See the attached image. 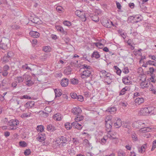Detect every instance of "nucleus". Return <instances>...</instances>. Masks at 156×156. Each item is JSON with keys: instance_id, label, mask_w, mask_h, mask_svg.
<instances>
[{"instance_id": "f257e3e1", "label": "nucleus", "mask_w": 156, "mask_h": 156, "mask_svg": "<svg viewBox=\"0 0 156 156\" xmlns=\"http://www.w3.org/2000/svg\"><path fill=\"white\" fill-rule=\"evenodd\" d=\"M153 108L151 107L145 108H142L140 111L139 114L140 115H147L149 114H153L154 110H156V108H154L153 111L152 110Z\"/></svg>"}, {"instance_id": "f03ea898", "label": "nucleus", "mask_w": 156, "mask_h": 156, "mask_svg": "<svg viewBox=\"0 0 156 156\" xmlns=\"http://www.w3.org/2000/svg\"><path fill=\"white\" fill-rule=\"evenodd\" d=\"M19 123V121L17 120H10L8 123V126H9V129L10 130H14L16 129L17 126Z\"/></svg>"}, {"instance_id": "7ed1b4c3", "label": "nucleus", "mask_w": 156, "mask_h": 156, "mask_svg": "<svg viewBox=\"0 0 156 156\" xmlns=\"http://www.w3.org/2000/svg\"><path fill=\"white\" fill-rule=\"evenodd\" d=\"M67 142V140L66 138L63 136H61L55 141L56 143L59 146L65 145Z\"/></svg>"}, {"instance_id": "20e7f679", "label": "nucleus", "mask_w": 156, "mask_h": 156, "mask_svg": "<svg viewBox=\"0 0 156 156\" xmlns=\"http://www.w3.org/2000/svg\"><path fill=\"white\" fill-rule=\"evenodd\" d=\"M90 70H85L80 73L81 77L82 79H86L89 77L91 75Z\"/></svg>"}, {"instance_id": "39448f33", "label": "nucleus", "mask_w": 156, "mask_h": 156, "mask_svg": "<svg viewBox=\"0 0 156 156\" xmlns=\"http://www.w3.org/2000/svg\"><path fill=\"white\" fill-rule=\"evenodd\" d=\"M102 24L104 26L107 28H110L112 26H114L112 22L107 19L103 20Z\"/></svg>"}, {"instance_id": "423d86ee", "label": "nucleus", "mask_w": 156, "mask_h": 156, "mask_svg": "<svg viewBox=\"0 0 156 156\" xmlns=\"http://www.w3.org/2000/svg\"><path fill=\"white\" fill-rule=\"evenodd\" d=\"M9 41L8 39H6L5 41H1V43L0 44V49L5 50L7 48V43Z\"/></svg>"}, {"instance_id": "0eeeda50", "label": "nucleus", "mask_w": 156, "mask_h": 156, "mask_svg": "<svg viewBox=\"0 0 156 156\" xmlns=\"http://www.w3.org/2000/svg\"><path fill=\"white\" fill-rule=\"evenodd\" d=\"M72 112L74 114L77 115L81 113L82 110L79 107H76L72 109Z\"/></svg>"}, {"instance_id": "6e6552de", "label": "nucleus", "mask_w": 156, "mask_h": 156, "mask_svg": "<svg viewBox=\"0 0 156 156\" xmlns=\"http://www.w3.org/2000/svg\"><path fill=\"white\" fill-rule=\"evenodd\" d=\"M9 67L7 65L4 66L3 68V72L2 73V75L4 76H6L8 74V72L7 71L9 69Z\"/></svg>"}, {"instance_id": "1a4fd4ad", "label": "nucleus", "mask_w": 156, "mask_h": 156, "mask_svg": "<svg viewBox=\"0 0 156 156\" xmlns=\"http://www.w3.org/2000/svg\"><path fill=\"white\" fill-rule=\"evenodd\" d=\"M38 137L37 138V140L40 141L42 142L45 140L46 138L45 135L44 133H39L38 134Z\"/></svg>"}, {"instance_id": "9d476101", "label": "nucleus", "mask_w": 156, "mask_h": 156, "mask_svg": "<svg viewBox=\"0 0 156 156\" xmlns=\"http://www.w3.org/2000/svg\"><path fill=\"white\" fill-rule=\"evenodd\" d=\"M73 127L74 128H76L78 129H81L82 128V126L78 122L75 121L71 123Z\"/></svg>"}, {"instance_id": "9b49d317", "label": "nucleus", "mask_w": 156, "mask_h": 156, "mask_svg": "<svg viewBox=\"0 0 156 156\" xmlns=\"http://www.w3.org/2000/svg\"><path fill=\"white\" fill-rule=\"evenodd\" d=\"M69 80L67 78L62 79L61 81L60 84L62 87H66L68 84Z\"/></svg>"}, {"instance_id": "f8f14e48", "label": "nucleus", "mask_w": 156, "mask_h": 156, "mask_svg": "<svg viewBox=\"0 0 156 156\" xmlns=\"http://www.w3.org/2000/svg\"><path fill=\"white\" fill-rule=\"evenodd\" d=\"M116 122L114 123V126L116 128H119L122 125V121L121 119L117 118Z\"/></svg>"}, {"instance_id": "ddd939ff", "label": "nucleus", "mask_w": 156, "mask_h": 156, "mask_svg": "<svg viewBox=\"0 0 156 156\" xmlns=\"http://www.w3.org/2000/svg\"><path fill=\"white\" fill-rule=\"evenodd\" d=\"M116 108L115 107H110L108 108L106 112L110 114H113L116 111Z\"/></svg>"}, {"instance_id": "4468645a", "label": "nucleus", "mask_w": 156, "mask_h": 156, "mask_svg": "<svg viewBox=\"0 0 156 156\" xmlns=\"http://www.w3.org/2000/svg\"><path fill=\"white\" fill-rule=\"evenodd\" d=\"M57 127H55L52 125H48L47 126V129L50 132H53L57 129Z\"/></svg>"}, {"instance_id": "2eb2a0df", "label": "nucleus", "mask_w": 156, "mask_h": 156, "mask_svg": "<svg viewBox=\"0 0 156 156\" xmlns=\"http://www.w3.org/2000/svg\"><path fill=\"white\" fill-rule=\"evenodd\" d=\"M29 34L31 36L34 38H37L40 36V34L37 31H31Z\"/></svg>"}, {"instance_id": "dca6fc26", "label": "nucleus", "mask_w": 156, "mask_h": 156, "mask_svg": "<svg viewBox=\"0 0 156 156\" xmlns=\"http://www.w3.org/2000/svg\"><path fill=\"white\" fill-rule=\"evenodd\" d=\"M10 58H9L6 55H5L2 59V63L5 64L9 62Z\"/></svg>"}, {"instance_id": "f3484780", "label": "nucleus", "mask_w": 156, "mask_h": 156, "mask_svg": "<svg viewBox=\"0 0 156 156\" xmlns=\"http://www.w3.org/2000/svg\"><path fill=\"white\" fill-rule=\"evenodd\" d=\"M135 102L136 103L139 105L144 102V100L142 98L138 97L135 99Z\"/></svg>"}, {"instance_id": "a211bd4d", "label": "nucleus", "mask_w": 156, "mask_h": 156, "mask_svg": "<svg viewBox=\"0 0 156 156\" xmlns=\"http://www.w3.org/2000/svg\"><path fill=\"white\" fill-rule=\"evenodd\" d=\"M136 123L140 126H138L139 127H141V128H143L144 127V126H147V125H146V122H144V121L140 120L137 121Z\"/></svg>"}, {"instance_id": "6ab92c4d", "label": "nucleus", "mask_w": 156, "mask_h": 156, "mask_svg": "<svg viewBox=\"0 0 156 156\" xmlns=\"http://www.w3.org/2000/svg\"><path fill=\"white\" fill-rule=\"evenodd\" d=\"M148 81L146 80H145L144 81H142L141 83L140 86L141 87L143 88H144L145 87H147L149 86V83H148Z\"/></svg>"}, {"instance_id": "aec40b11", "label": "nucleus", "mask_w": 156, "mask_h": 156, "mask_svg": "<svg viewBox=\"0 0 156 156\" xmlns=\"http://www.w3.org/2000/svg\"><path fill=\"white\" fill-rule=\"evenodd\" d=\"M129 76H125L122 78V81L125 84H128L130 82V80L128 79Z\"/></svg>"}, {"instance_id": "412c9836", "label": "nucleus", "mask_w": 156, "mask_h": 156, "mask_svg": "<svg viewBox=\"0 0 156 156\" xmlns=\"http://www.w3.org/2000/svg\"><path fill=\"white\" fill-rule=\"evenodd\" d=\"M61 90L58 89H56L54 90L55 93V97H59L62 94Z\"/></svg>"}, {"instance_id": "4be33fe9", "label": "nucleus", "mask_w": 156, "mask_h": 156, "mask_svg": "<svg viewBox=\"0 0 156 156\" xmlns=\"http://www.w3.org/2000/svg\"><path fill=\"white\" fill-rule=\"evenodd\" d=\"M23 76L24 80H25L26 82L28 81L29 80L31 79V76L26 73L23 75Z\"/></svg>"}, {"instance_id": "5701e85b", "label": "nucleus", "mask_w": 156, "mask_h": 156, "mask_svg": "<svg viewBox=\"0 0 156 156\" xmlns=\"http://www.w3.org/2000/svg\"><path fill=\"white\" fill-rule=\"evenodd\" d=\"M105 122L106 127L108 129H110L112 127L113 122L109 121Z\"/></svg>"}, {"instance_id": "b1692460", "label": "nucleus", "mask_w": 156, "mask_h": 156, "mask_svg": "<svg viewBox=\"0 0 156 156\" xmlns=\"http://www.w3.org/2000/svg\"><path fill=\"white\" fill-rule=\"evenodd\" d=\"M145 126H144V127L143 128H141L140 129V131L143 133H145L146 132H149L151 129L149 127H145Z\"/></svg>"}, {"instance_id": "393cba45", "label": "nucleus", "mask_w": 156, "mask_h": 156, "mask_svg": "<svg viewBox=\"0 0 156 156\" xmlns=\"http://www.w3.org/2000/svg\"><path fill=\"white\" fill-rule=\"evenodd\" d=\"M15 80H16V82L18 83H22L24 81V79L23 76H17L16 77Z\"/></svg>"}, {"instance_id": "a878e982", "label": "nucleus", "mask_w": 156, "mask_h": 156, "mask_svg": "<svg viewBox=\"0 0 156 156\" xmlns=\"http://www.w3.org/2000/svg\"><path fill=\"white\" fill-rule=\"evenodd\" d=\"M135 16L136 17V20L134 21L133 23H137L141 21L142 20V19L141 18V16H139L138 15H135Z\"/></svg>"}, {"instance_id": "bb28decb", "label": "nucleus", "mask_w": 156, "mask_h": 156, "mask_svg": "<svg viewBox=\"0 0 156 156\" xmlns=\"http://www.w3.org/2000/svg\"><path fill=\"white\" fill-rule=\"evenodd\" d=\"M83 119V116L81 115H77V116L75 119V121L79 122L82 120Z\"/></svg>"}, {"instance_id": "cd10ccee", "label": "nucleus", "mask_w": 156, "mask_h": 156, "mask_svg": "<svg viewBox=\"0 0 156 156\" xmlns=\"http://www.w3.org/2000/svg\"><path fill=\"white\" fill-rule=\"evenodd\" d=\"M100 76L101 78L103 77H105V76L106 75V73H107V72H106L105 70H102L100 71Z\"/></svg>"}, {"instance_id": "c85d7f7f", "label": "nucleus", "mask_w": 156, "mask_h": 156, "mask_svg": "<svg viewBox=\"0 0 156 156\" xmlns=\"http://www.w3.org/2000/svg\"><path fill=\"white\" fill-rule=\"evenodd\" d=\"M92 57H95L96 58H99L100 57V55L97 51L94 52L91 56Z\"/></svg>"}, {"instance_id": "c756f323", "label": "nucleus", "mask_w": 156, "mask_h": 156, "mask_svg": "<svg viewBox=\"0 0 156 156\" xmlns=\"http://www.w3.org/2000/svg\"><path fill=\"white\" fill-rule=\"evenodd\" d=\"M36 129L38 132H42L44 130V127L42 125H39L37 126Z\"/></svg>"}, {"instance_id": "7c9ffc66", "label": "nucleus", "mask_w": 156, "mask_h": 156, "mask_svg": "<svg viewBox=\"0 0 156 156\" xmlns=\"http://www.w3.org/2000/svg\"><path fill=\"white\" fill-rule=\"evenodd\" d=\"M145 147L146 144H144L143 146H141L140 148L138 149L139 152L142 153H143L145 150Z\"/></svg>"}, {"instance_id": "2f4dec72", "label": "nucleus", "mask_w": 156, "mask_h": 156, "mask_svg": "<svg viewBox=\"0 0 156 156\" xmlns=\"http://www.w3.org/2000/svg\"><path fill=\"white\" fill-rule=\"evenodd\" d=\"M70 82L73 84H77L78 83V80L77 79L75 78L71 79Z\"/></svg>"}, {"instance_id": "473e14b6", "label": "nucleus", "mask_w": 156, "mask_h": 156, "mask_svg": "<svg viewBox=\"0 0 156 156\" xmlns=\"http://www.w3.org/2000/svg\"><path fill=\"white\" fill-rule=\"evenodd\" d=\"M131 136L133 139L135 141L138 140V138L137 135L135 134V133L134 132H132L131 133Z\"/></svg>"}, {"instance_id": "72a5a7b5", "label": "nucleus", "mask_w": 156, "mask_h": 156, "mask_svg": "<svg viewBox=\"0 0 156 156\" xmlns=\"http://www.w3.org/2000/svg\"><path fill=\"white\" fill-rule=\"evenodd\" d=\"M65 126L66 129L67 130L71 129L72 127H73L72 125H71V123L70 124V123L69 122H67L65 123Z\"/></svg>"}, {"instance_id": "f704fd0d", "label": "nucleus", "mask_w": 156, "mask_h": 156, "mask_svg": "<svg viewBox=\"0 0 156 156\" xmlns=\"http://www.w3.org/2000/svg\"><path fill=\"white\" fill-rule=\"evenodd\" d=\"M83 66V69L85 70H91V67L89 66H87L85 64H83L82 66Z\"/></svg>"}, {"instance_id": "c9c22d12", "label": "nucleus", "mask_w": 156, "mask_h": 156, "mask_svg": "<svg viewBox=\"0 0 156 156\" xmlns=\"http://www.w3.org/2000/svg\"><path fill=\"white\" fill-rule=\"evenodd\" d=\"M148 0H143L141 4L140 3V8L144 10L145 9H146V6H144L143 5L145 2H147Z\"/></svg>"}, {"instance_id": "e433bc0d", "label": "nucleus", "mask_w": 156, "mask_h": 156, "mask_svg": "<svg viewBox=\"0 0 156 156\" xmlns=\"http://www.w3.org/2000/svg\"><path fill=\"white\" fill-rule=\"evenodd\" d=\"M113 132L112 133L111 135H108V137H109L111 139H117V138L116 137V136H114L115 135H116V133L115 132H114V133H113Z\"/></svg>"}, {"instance_id": "4c0bfd02", "label": "nucleus", "mask_w": 156, "mask_h": 156, "mask_svg": "<svg viewBox=\"0 0 156 156\" xmlns=\"http://www.w3.org/2000/svg\"><path fill=\"white\" fill-rule=\"evenodd\" d=\"M60 116V115H58V114H55L53 116L54 119L56 120L59 121L61 119V117L59 116Z\"/></svg>"}, {"instance_id": "58836bf2", "label": "nucleus", "mask_w": 156, "mask_h": 156, "mask_svg": "<svg viewBox=\"0 0 156 156\" xmlns=\"http://www.w3.org/2000/svg\"><path fill=\"white\" fill-rule=\"evenodd\" d=\"M34 84V83L30 79L28 81L26 82L25 84L28 86L30 87L31 86Z\"/></svg>"}, {"instance_id": "ea45409f", "label": "nucleus", "mask_w": 156, "mask_h": 156, "mask_svg": "<svg viewBox=\"0 0 156 156\" xmlns=\"http://www.w3.org/2000/svg\"><path fill=\"white\" fill-rule=\"evenodd\" d=\"M113 122L112 120V116L111 115L107 116L105 118V122H108V121Z\"/></svg>"}, {"instance_id": "a19ab883", "label": "nucleus", "mask_w": 156, "mask_h": 156, "mask_svg": "<svg viewBox=\"0 0 156 156\" xmlns=\"http://www.w3.org/2000/svg\"><path fill=\"white\" fill-rule=\"evenodd\" d=\"M22 67L23 69H24V70L26 69L29 70L30 71H32L31 69L28 67L27 64H25V65L23 66Z\"/></svg>"}, {"instance_id": "79ce46f5", "label": "nucleus", "mask_w": 156, "mask_h": 156, "mask_svg": "<svg viewBox=\"0 0 156 156\" xmlns=\"http://www.w3.org/2000/svg\"><path fill=\"white\" fill-rule=\"evenodd\" d=\"M107 139L104 137L103 138H101L100 140H99V142L102 144H105L106 142Z\"/></svg>"}, {"instance_id": "37998d69", "label": "nucleus", "mask_w": 156, "mask_h": 156, "mask_svg": "<svg viewBox=\"0 0 156 156\" xmlns=\"http://www.w3.org/2000/svg\"><path fill=\"white\" fill-rule=\"evenodd\" d=\"M19 145L22 147H24L27 146V144L24 141H20Z\"/></svg>"}, {"instance_id": "c03bdc74", "label": "nucleus", "mask_w": 156, "mask_h": 156, "mask_svg": "<svg viewBox=\"0 0 156 156\" xmlns=\"http://www.w3.org/2000/svg\"><path fill=\"white\" fill-rule=\"evenodd\" d=\"M51 48L50 47L45 46L43 48V50L45 52H49L50 51Z\"/></svg>"}, {"instance_id": "a18cd8bd", "label": "nucleus", "mask_w": 156, "mask_h": 156, "mask_svg": "<svg viewBox=\"0 0 156 156\" xmlns=\"http://www.w3.org/2000/svg\"><path fill=\"white\" fill-rule=\"evenodd\" d=\"M56 10L59 13L62 12L63 10V9L62 7L60 6H58L56 8Z\"/></svg>"}, {"instance_id": "49530a36", "label": "nucleus", "mask_w": 156, "mask_h": 156, "mask_svg": "<svg viewBox=\"0 0 156 156\" xmlns=\"http://www.w3.org/2000/svg\"><path fill=\"white\" fill-rule=\"evenodd\" d=\"M92 20L95 22H98L99 20V17L97 16H94L92 17Z\"/></svg>"}, {"instance_id": "de8ad7c7", "label": "nucleus", "mask_w": 156, "mask_h": 156, "mask_svg": "<svg viewBox=\"0 0 156 156\" xmlns=\"http://www.w3.org/2000/svg\"><path fill=\"white\" fill-rule=\"evenodd\" d=\"M14 54L13 52L11 51H9L8 52L6 55L10 58L14 56Z\"/></svg>"}, {"instance_id": "09e8293b", "label": "nucleus", "mask_w": 156, "mask_h": 156, "mask_svg": "<svg viewBox=\"0 0 156 156\" xmlns=\"http://www.w3.org/2000/svg\"><path fill=\"white\" fill-rule=\"evenodd\" d=\"M63 24L66 26L69 27L71 25V23L70 22L68 21H65L63 22Z\"/></svg>"}, {"instance_id": "8fccbe9b", "label": "nucleus", "mask_w": 156, "mask_h": 156, "mask_svg": "<svg viewBox=\"0 0 156 156\" xmlns=\"http://www.w3.org/2000/svg\"><path fill=\"white\" fill-rule=\"evenodd\" d=\"M149 70L150 73H151V76H153L154 75L153 74V73L154 72L155 69L153 67H151L149 68Z\"/></svg>"}, {"instance_id": "3c124183", "label": "nucleus", "mask_w": 156, "mask_h": 156, "mask_svg": "<svg viewBox=\"0 0 156 156\" xmlns=\"http://www.w3.org/2000/svg\"><path fill=\"white\" fill-rule=\"evenodd\" d=\"M56 28L57 30L59 31L62 32L63 31V28L60 26H57L56 27Z\"/></svg>"}, {"instance_id": "603ef678", "label": "nucleus", "mask_w": 156, "mask_h": 156, "mask_svg": "<svg viewBox=\"0 0 156 156\" xmlns=\"http://www.w3.org/2000/svg\"><path fill=\"white\" fill-rule=\"evenodd\" d=\"M31 153L30 150V149H26L24 152V154L26 155H28L30 154Z\"/></svg>"}, {"instance_id": "864d4df0", "label": "nucleus", "mask_w": 156, "mask_h": 156, "mask_svg": "<svg viewBox=\"0 0 156 156\" xmlns=\"http://www.w3.org/2000/svg\"><path fill=\"white\" fill-rule=\"evenodd\" d=\"M127 90L126 89V88L124 87L123 88L122 90L120 91L119 93V95H124L125 93V91Z\"/></svg>"}, {"instance_id": "5fc2aeb1", "label": "nucleus", "mask_w": 156, "mask_h": 156, "mask_svg": "<svg viewBox=\"0 0 156 156\" xmlns=\"http://www.w3.org/2000/svg\"><path fill=\"white\" fill-rule=\"evenodd\" d=\"M118 155L119 156H126V153L122 151H119L118 152Z\"/></svg>"}, {"instance_id": "6e6d98bb", "label": "nucleus", "mask_w": 156, "mask_h": 156, "mask_svg": "<svg viewBox=\"0 0 156 156\" xmlns=\"http://www.w3.org/2000/svg\"><path fill=\"white\" fill-rule=\"evenodd\" d=\"M118 32L119 34H120V35L123 38L125 39L126 38V36L124 34V33H122V30H119L118 31Z\"/></svg>"}, {"instance_id": "4d7b16f0", "label": "nucleus", "mask_w": 156, "mask_h": 156, "mask_svg": "<svg viewBox=\"0 0 156 156\" xmlns=\"http://www.w3.org/2000/svg\"><path fill=\"white\" fill-rule=\"evenodd\" d=\"M79 101H82L83 100V97L81 95L77 96L76 98Z\"/></svg>"}, {"instance_id": "13d9d810", "label": "nucleus", "mask_w": 156, "mask_h": 156, "mask_svg": "<svg viewBox=\"0 0 156 156\" xmlns=\"http://www.w3.org/2000/svg\"><path fill=\"white\" fill-rule=\"evenodd\" d=\"M156 147V140L153 141L151 151H153Z\"/></svg>"}, {"instance_id": "bf43d9fd", "label": "nucleus", "mask_w": 156, "mask_h": 156, "mask_svg": "<svg viewBox=\"0 0 156 156\" xmlns=\"http://www.w3.org/2000/svg\"><path fill=\"white\" fill-rule=\"evenodd\" d=\"M122 70L123 72L125 74L128 73L129 72V69L127 67H125L124 69Z\"/></svg>"}, {"instance_id": "052dcab7", "label": "nucleus", "mask_w": 156, "mask_h": 156, "mask_svg": "<svg viewBox=\"0 0 156 156\" xmlns=\"http://www.w3.org/2000/svg\"><path fill=\"white\" fill-rule=\"evenodd\" d=\"M21 99H30L31 98L27 95H24L22 97H21L20 98Z\"/></svg>"}, {"instance_id": "680f3d73", "label": "nucleus", "mask_w": 156, "mask_h": 156, "mask_svg": "<svg viewBox=\"0 0 156 156\" xmlns=\"http://www.w3.org/2000/svg\"><path fill=\"white\" fill-rule=\"evenodd\" d=\"M94 44L97 47H98L99 48H100V47L101 46H102L103 45V44L101 43L100 42H96L94 43Z\"/></svg>"}, {"instance_id": "e2e57ef3", "label": "nucleus", "mask_w": 156, "mask_h": 156, "mask_svg": "<svg viewBox=\"0 0 156 156\" xmlns=\"http://www.w3.org/2000/svg\"><path fill=\"white\" fill-rule=\"evenodd\" d=\"M17 83H17V82H16V81L12 82L11 84L12 87H13V88H16L17 85Z\"/></svg>"}, {"instance_id": "0e129e2a", "label": "nucleus", "mask_w": 156, "mask_h": 156, "mask_svg": "<svg viewBox=\"0 0 156 156\" xmlns=\"http://www.w3.org/2000/svg\"><path fill=\"white\" fill-rule=\"evenodd\" d=\"M71 97L72 98H73V99H76L77 95L76 93H71Z\"/></svg>"}, {"instance_id": "69168bd1", "label": "nucleus", "mask_w": 156, "mask_h": 156, "mask_svg": "<svg viewBox=\"0 0 156 156\" xmlns=\"http://www.w3.org/2000/svg\"><path fill=\"white\" fill-rule=\"evenodd\" d=\"M136 17L135 16H130L128 17V20H130L131 21V20H136Z\"/></svg>"}, {"instance_id": "338daca9", "label": "nucleus", "mask_w": 156, "mask_h": 156, "mask_svg": "<svg viewBox=\"0 0 156 156\" xmlns=\"http://www.w3.org/2000/svg\"><path fill=\"white\" fill-rule=\"evenodd\" d=\"M81 12H82L81 11L76 10L75 12V14L77 16L80 17L81 16Z\"/></svg>"}, {"instance_id": "774afa93", "label": "nucleus", "mask_w": 156, "mask_h": 156, "mask_svg": "<svg viewBox=\"0 0 156 156\" xmlns=\"http://www.w3.org/2000/svg\"><path fill=\"white\" fill-rule=\"evenodd\" d=\"M40 112H42V113L43 114V116L44 117H48V113L47 112H45L44 111H40Z\"/></svg>"}]
</instances>
